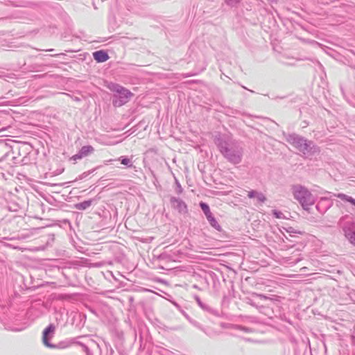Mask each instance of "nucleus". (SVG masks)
I'll return each mask as SVG.
<instances>
[{"label": "nucleus", "instance_id": "obj_1", "mask_svg": "<svg viewBox=\"0 0 355 355\" xmlns=\"http://www.w3.org/2000/svg\"><path fill=\"white\" fill-rule=\"evenodd\" d=\"M294 197L297 200L304 209L314 203L312 194L305 188L297 186L294 188Z\"/></svg>", "mask_w": 355, "mask_h": 355}, {"label": "nucleus", "instance_id": "obj_2", "mask_svg": "<svg viewBox=\"0 0 355 355\" xmlns=\"http://www.w3.org/2000/svg\"><path fill=\"white\" fill-rule=\"evenodd\" d=\"M116 92L117 95L115 96L116 99L114 100L113 103L115 106L120 107L127 103L132 94L121 87L116 86Z\"/></svg>", "mask_w": 355, "mask_h": 355}, {"label": "nucleus", "instance_id": "obj_3", "mask_svg": "<svg viewBox=\"0 0 355 355\" xmlns=\"http://www.w3.org/2000/svg\"><path fill=\"white\" fill-rule=\"evenodd\" d=\"M55 327L53 324H50L43 331L42 342L44 345L48 347H53V345H51L49 342V335L53 334Z\"/></svg>", "mask_w": 355, "mask_h": 355}, {"label": "nucleus", "instance_id": "obj_4", "mask_svg": "<svg viewBox=\"0 0 355 355\" xmlns=\"http://www.w3.org/2000/svg\"><path fill=\"white\" fill-rule=\"evenodd\" d=\"M93 57L98 62H103L109 59L108 54L103 51H98L93 53Z\"/></svg>", "mask_w": 355, "mask_h": 355}, {"label": "nucleus", "instance_id": "obj_5", "mask_svg": "<svg viewBox=\"0 0 355 355\" xmlns=\"http://www.w3.org/2000/svg\"><path fill=\"white\" fill-rule=\"evenodd\" d=\"M345 236L352 242L355 241V224H350L345 229Z\"/></svg>", "mask_w": 355, "mask_h": 355}, {"label": "nucleus", "instance_id": "obj_6", "mask_svg": "<svg viewBox=\"0 0 355 355\" xmlns=\"http://www.w3.org/2000/svg\"><path fill=\"white\" fill-rule=\"evenodd\" d=\"M207 219L209 222L210 225L217 230L218 231L221 230V227L219 223L217 222L216 219L213 216L212 214L207 216Z\"/></svg>", "mask_w": 355, "mask_h": 355}, {"label": "nucleus", "instance_id": "obj_7", "mask_svg": "<svg viewBox=\"0 0 355 355\" xmlns=\"http://www.w3.org/2000/svg\"><path fill=\"white\" fill-rule=\"evenodd\" d=\"M92 201L91 200H86L80 203H77L74 205V207L79 210H85L89 208L92 205Z\"/></svg>", "mask_w": 355, "mask_h": 355}, {"label": "nucleus", "instance_id": "obj_8", "mask_svg": "<svg viewBox=\"0 0 355 355\" xmlns=\"http://www.w3.org/2000/svg\"><path fill=\"white\" fill-rule=\"evenodd\" d=\"M94 149L92 146H85L81 148L80 153L83 157L88 156L94 152Z\"/></svg>", "mask_w": 355, "mask_h": 355}, {"label": "nucleus", "instance_id": "obj_9", "mask_svg": "<svg viewBox=\"0 0 355 355\" xmlns=\"http://www.w3.org/2000/svg\"><path fill=\"white\" fill-rule=\"evenodd\" d=\"M200 206L203 211L204 214H205L206 217L209 215L211 214V212L210 211L209 206L205 203V202H200Z\"/></svg>", "mask_w": 355, "mask_h": 355}, {"label": "nucleus", "instance_id": "obj_10", "mask_svg": "<svg viewBox=\"0 0 355 355\" xmlns=\"http://www.w3.org/2000/svg\"><path fill=\"white\" fill-rule=\"evenodd\" d=\"M336 196L338 198H340L341 200L347 201V202H349L350 203H352V200H355V199L352 198V197L348 196H347L345 194H343V193H338V194L336 195Z\"/></svg>", "mask_w": 355, "mask_h": 355}, {"label": "nucleus", "instance_id": "obj_11", "mask_svg": "<svg viewBox=\"0 0 355 355\" xmlns=\"http://www.w3.org/2000/svg\"><path fill=\"white\" fill-rule=\"evenodd\" d=\"M121 164H123V165H126V166H131L130 165V163H131V161L130 159L128 158H123L121 161Z\"/></svg>", "mask_w": 355, "mask_h": 355}, {"label": "nucleus", "instance_id": "obj_12", "mask_svg": "<svg viewBox=\"0 0 355 355\" xmlns=\"http://www.w3.org/2000/svg\"><path fill=\"white\" fill-rule=\"evenodd\" d=\"M83 158V157L82 156L81 153H80V151L78 152V153H77L76 155H74L71 159H73V160H77V159H80Z\"/></svg>", "mask_w": 355, "mask_h": 355}, {"label": "nucleus", "instance_id": "obj_13", "mask_svg": "<svg viewBox=\"0 0 355 355\" xmlns=\"http://www.w3.org/2000/svg\"><path fill=\"white\" fill-rule=\"evenodd\" d=\"M248 196L250 198L257 197V192L254 191H249Z\"/></svg>", "mask_w": 355, "mask_h": 355}, {"label": "nucleus", "instance_id": "obj_14", "mask_svg": "<svg viewBox=\"0 0 355 355\" xmlns=\"http://www.w3.org/2000/svg\"><path fill=\"white\" fill-rule=\"evenodd\" d=\"M273 214L277 218H282V213L278 212L277 211H273Z\"/></svg>", "mask_w": 355, "mask_h": 355}, {"label": "nucleus", "instance_id": "obj_15", "mask_svg": "<svg viewBox=\"0 0 355 355\" xmlns=\"http://www.w3.org/2000/svg\"><path fill=\"white\" fill-rule=\"evenodd\" d=\"M257 197L259 198V200H260L261 201H264L266 199V198L262 194H259V195L257 194Z\"/></svg>", "mask_w": 355, "mask_h": 355}, {"label": "nucleus", "instance_id": "obj_16", "mask_svg": "<svg viewBox=\"0 0 355 355\" xmlns=\"http://www.w3.org/2000/svg\"><path fill=\"white\" fill-rule=\"evenodd\" d=\"M352 204L355 206V200H352Z\"/></svg>", "mask_w": 355, "mask_h": 355}]
</instances>
